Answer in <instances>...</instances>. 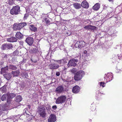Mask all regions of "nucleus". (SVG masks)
Returning <instances> with one entry per match:
<instances>
[{
	"label": "nucleus",
	"instance_id": "nucleus-32",
	"mask_svg": "<svg viewBox=\"0 0 122 122\" xmlns=\"http://www.w3.org/2000/svg\"><path fill=\"white\" fill-rule=\"evenodd\" d=\"M89 27V30H90L91 31H94V30H96L97 28L96 26L91 25H90Z\"/></svg>",
	"mask_w": 122,
	"mask_h": 122
},
{
	"label": "nucleus",
	"instance_id": "nucleus-58",
	"mask_svg": "<svg viewBox=\"0 0 122 122\" xmlns=\"http://www.w3.org/2000/svg\"><path fill=\"white\" fill-rule=\"evenodd\" d=\"M63 81L64 82H68V81H67L65 79L63 80Z\"/></svg>",
	"mask_w": 122,
	"mask_h": 122
},
{
	"label": "nucleus",
	"instance_id": "nucleus-61",
	"mask_svg": "<svg viewBox=\"0 0 122 122\" xmlns=\"http://www.w3.org/2000/svg\"><path fill=\"white\" fill-rule=\"evenodd\" d=\"M95 107L94 108V109H92V108H91V110H92V111H93L95 109Z\"/></svg>",
	"mask_w": 122,
	"mask_h": 122
},
{
	"label": "nucleus",
	"instance_id": "nucleus-45",
	"mask_svg": "<svg viewBox=\"0 0 122 122\" xmlns=\"http://www.w3.org/2000/svg\"><path fill=\"white\" fill-rule=\"evenodd\" d=\"M4 62L2 61L0 62V68H2L3 67H4L3 66V64Z\"/></svg>",
	"mask_w": 122,
	"mask_h": 122
},
{
	"label": "nucleus",
	"instance_id": "nucleus-29",
	"mask_svg": "<svg viewBox=\"0 0 122 122\" xmlns=\"http://www.w3.org/2000/svg\"><path fill=\"white\" fill-rule=\"evenodd\" d=\"M22 100V98L21 96L20 95L18 96L15 98V101L16 102H19Z\"/></svg>",
	"mask_w": 122,
	"mask_h": 122
},
{
	"label": "nucleus",
	"instance_id": "nucleus-6",
	"mask_svg": "<svg viewBox=\"0 0 122 122\" xmlns=\"http://www.w3.org/2000/svg\"><path fill=\"white\" fill-rule=\"evenodd\" d=\"M66 99L65 96H62L59 97L56 99L55 103L56 104H62L65 102Z\"/></svg>",
	"mask_w": 122,
	"mask_h": 122
},
{
	"label": "nucleus",
	"instance_id": "nucleus-34",
	"mask_svg": "<svg viewBox=\"0 0 122 122\" xmlns=\"http://www.w3.org/2000/svg\"><path fill=\"white\" fill-rule=\"evenodd\" d=\"M6 86L5 85L0 88V90L2 91V92H6Z\"/></svg>",
	"mask_w": 122,
	"mask_h": 122
},
{
	"label": "nucleus",
	"instance_id": "nucleus-13",
	"mask_svg": "<svg viewBox=\"0 0 122 122\" xmlns=\"http://www.w3.org/2000/svg\"><path fill=\"white\" fill-rule=\"evenodd\" d=\"M22 28V27L20 23L18 24L15 23L13 25V29L15 30H20Z\"/></svg>",
	"mask_w": 122,
	"mask_h": 122
},
{
	"label": "nucleus",
	"instance_id": "nucleus-40",
	"mask_svg": "<svg viewBox=\"0 0 122 122\" xmlns=\"http://www.w3.org/2000/svg\"><path fill=\"white\" fill-rule=\"evenodd\" d=\"M45 23L47 26H48L49 25H50V24L51 23L50 20L48 19H47Z\"/></svg>",
	"mask_w": 122,
	"mask_h": 122
},
{
	"label": "nucleus",
	"instance_id": "nucleus-12",
	"mask_svg": "<svg viewBox=\"0 0 122 122\" xmlns=\"http://www.w3.org/2000/svg\"><path fill=\"white\" fill-rule=\"evenodd\" d=\"M65 91L64 88L62 85L58 86L56 89V91L58 93H61Z\"/></svg>",
	"mask_w": 122,
	"mask_h": 122
},
{
	"label": "nucleus",
	"instance_id": "nucleus-7",
	"mask_svg": "<svg viewBox=\"0 0 122 122\" xmlns=\"http://www.w3.org/2000/svg\"><path fill=\"white\" fill-rule=\"evenodd\" d=\"M85 45V42L83 41H77L75 44V47L81 48L83 47Z\"/></svg>",
	"mask_w": 122,
	"mask_h": 122
},
{
	"label": "nucleus",
	"instance_id": "nucleus-47",
	"mask_svg": "<svg viewBox=\"0 0 122 122\" xmlns=\"http://www.w3.org/2000/svg\"><path fill=\"white\" fill-rule=\"evenodd\" d=\"M90 26V25H88L86 26H85L84 27V28L85 29H88V30H89V26Z\"/></svg>",
	"mask_w": 122,
	"mask_h": 122
},
{
	"label": "nucleus",
	"instance_id": "nucleus-42",
	"mask_svg": "<svg viewBox=\"0 0 122 122\" xmlns=\"http://www.w3.org/2000/svg\"><path fill=\"white\" fill-rule=\"evenodd\" d=\"M9 94L10 95V97L12 99L16 95V94L15 93H10Z\"/></svg>",
	"mask_w": 122,
	"mask_h": 122
},
{
	"label": "nucleus",
	"instance_id": "nucleus-20",
	"mask_svg": "<svg viewBox=\"0 0 122 122\" xmlns=\"http://www.w3.org/2000/svg\"><path fill=\"white\" fill-rule=\"evenodd\" d=\"M15 36L16 38L20 40L22 39L24 37L23 35L19 32L16 33Z\"/></svg>",
	"mask_w": 122,
	"mask_h": 122
},
{
	"label": "nucleus",
	"instance_id": "nucleus-19",
	"mask_svg": "<svg viewBox=\"0 0 122 122\" xmlns=\"http://www.w3.org/2000/svg\"><path fill=\"white\" fill-rule=\"evenodd\" d=\"M6 106L4 104L0 105V114H1L3 111L6 110L7 109Z\"/></svg>",
	"mask_w": 122,
	"mask_h": 122
},
{
	"label": "nucleus",
	"instance_id": "nucleus-33",
	"mask_svg": "<svg viewBox=\"0 0 122 122\" xmlns=\"http://www.w3.org/2000/svg\"><path fill=\"white\" fill-rule=\"evenodd\" d=\"M7 94H5L3 95L2 96L1 98V99L3 101H5L7 99Z\"/></svg>",
	"mask_w": 122,
	"mask_h": 122
},
{
	"label": "nucleus",
	"instance_id": "nucleus-59",
	"mask_svg": "<svg viewBox=\"0 0 122 122\" xmlns=\"http://www.w3.org/2000/svg\"><path fill=\"white\" fill-rule=\"evenodd\" d=\"M28 106L29 109H30L31 107L30 105H28Z\"/></svg>",
	"mask_w": 122,
	"mask_h": 122
},
{
	"label": "nucleus",
	"instance_id": "nucleus-18",
	"mask_svg": "<svg viewBox=\"0 0 122 122\" xmlns=\"http://www.w3.org/2000/svg\"><path fill=\"white\" fill-rule=\"evenodd\" d=\"M81 5V7L82 6L85 8L87 9L89 7L88 3L85 0H84L82 2Z\"/></svg>",
	"mask_w": 122,
	"mask_h": 122
},
{
	"label": "nucleus",
	"instance_id": "nucleus-17",
	"mask_svg": "<svg viewBox=\"0 0 122 122\" xmlns=\"http://www.w3.org/2000/svg\"><path fill=\"white\" fill-rule=\"evenodd\" d=\"M8 67L7 65L6 67H2L1 69L0 73L1 74L3 75V74L6 73V72L8 70Z\"/></svg>",
	"mask_w": 122,
	"mask_h": 122
},
{
	"label": "nucleus",
	"instance_id": "nucleus-56",
	"mask_svg": "<svg viewBox=\"0 0 122 122\" xmlns=\"http://www.w3.org/2000/svg\"><path fill=\"white\" fill-rule=\"evenodd\" d=\"M87 53V51H86V50H85L84 52V54H86Z\"/></svg>",
	"mask_w": 122,
	"mask_h": 122
},
{
	"label": "nucleus",
	"instance_id": "nucleus-38",
	"mask_svg": "<svg viewBox=\"0 0 122 122\" xmlns=\"http://www.w3.org/2000/svg\"><path fill=\"white\" fill-rule=\"evenodd\" d=\"M19 53V51L17 50H16L13 53V55L14 56L17 55Z\"/></svg>",
	"mask_w": 122,
	"mask_h": 122
},
{
	"label": "nucleus",
	"instance_id": "nucleus-16",
	"mask_svg": "<svg viewBox=\"0 0 122 122\" xmlns=\"http://www.w3.org/2000/svg\"><path fill=\"white\" fill-rule=\"evenodd\" d=\"M3 76L4 78H5L7 80H9L11 78L12 75L11 73H7L3 74Z\"/></svg>",
	"mask_w": 122,
	"mask_h": 122
},
{
	"label": "nucleus",
	"instance_id": "nucleus-1",
	"mask_svg": "<svg viewBox=\"0 0 122 122\" xmlns=\"http://www.w3.org/2000/svg\"><path fill=\"white\" fill-rule=\"evenodd\" d=\"M80 56L78 55L77 56L75 57L74 58L71 59L69 61L67 66L68 67H75L77 65V63L78 62L80 59Z\"/></svg>",
	"mask_w": 122,
	"mask_h": 122
},
{
	"label": "nucleus",
	"instance_id": "nucleus-15",
	"mask_svg": "<svg viewBox=\"0 0 122 122\" xmlns=\"http://www.w3.org/2000/svg\"><path fill=\"white\" fill-rule=\"evenodd\" d=\"M48 120L49 122H54L56 120V117L54 115L51 114Z\"/></svg>",
	"mask_w": 122,
	"mask_h": 122
},
{
	"label": "nucleus",
	"instance_id": "nucleus-37",
	"mask_svg": "<svg viewBox=\"0 0 122 122\" xmlns=\"http://www.w3.org/2000/svg\"><path fill=\"white\" fill-rule=\"evenodd\" d=\"M25 9L26 13H29L31 12L30 8V6H27L25 7Z\"/></svg>",
	"mask_w": 122,
	"mask_h": 122
},
{
	"label": "nucleus",
	"instance_id": "nucleus-22",
	"mask_svg": "<svg viewBox=\"0 0 122 122\" xmlns=\"http://www.w3.org/2000/svg\"><path fill=\"white\" fill-rule=\"evenodd\" d=\"M17 40L16 38L14 37H12L7 39V41L10 42H16L17 41Z\"/></svg>",
	"mask_w": 122,
	"mask_h": 122
},
{
	"label": "nucleus",
	"instance_id": "nucleus-11",
	"mask_svg": "<svg viewBox=\"0 0 122 122\" xmlns=\"http://www.w3.org/2000/svg\"><path fill=\"white\" fill-rule=\"evenodd\" d=\"M25 41L29 46H31L33 43L34 40L32 37H29L26 38Z\"/></svg>",
	"mask_w": 122,
	"mask_h": 122
},
{
	"label": "nucleus",
	"instance_id": "nucleus-35",
	"mask_svg": "<svg viewBox=\"0 0 122 122\" xmlns=\"http://www.w3.org/2000/svg\"><path fill=\"white\" fill-rule=\"evenodd\" d=\"M22 77L23 78H28V74L26 73H23L21 74Z\"/></svg>",
	"mask_w": 122,
	"mask_h": 122
},
{
	"label": "nucleus",
	"instance_id": "nucleus-31",
	"mask_svg": "<svg viewBox=\"0 0 122 122\" xmlns=\"http://www.w3.org/2000/svg\"><path fill=\"white\" fill-rule=\"evenodd\" d=\"M2 55V59L4 60H6L8 58V56L4 53H3Z\"/></svg>",
	"mask_w": 122,
	"mask_h": 122
},
{
	"label": "nucleus",
	"instance_id": "nucleus-39",
	"mask_svg": "<svg viewBox=\"0 0 122 122\" xmlns=\"http://www.w3.org/2000/svg\"><path fill=\"white\" fill-rule=\"evenodd\" d=\"M28 14V13H26L24 14V16L23 18L24 20H26L27 19L29 15Z\"/></svg>",
	"mask_w": 122,
	"mask_h": 122
},
{
	"label": "nucleus",
	"instance_id": "nucleus-4",
	"mask_svg": "<svg viewBox=\"0 0 122 122\" xmlns=\"http://www.w3.org/2000/svg\"><path fill=\"white\" fill-rule=\"evenodd\" d=\"M20 7L18 5L13 6L10 10V14L12 15H16L20 13Z\"/></svg>",
	"mask_w": 122,
	"mask_h": 122
},
{
	"label": "nucleus",
	"instance_id": "nucleus-53",
	"mask_svg": "<svg viewBox=\"0 0 122 122\" xmlns=\"http://www.w3.org/2000/svg\"><path fill=\"white\" fill-rule=\"evenodd\" d=\"M47 18H43L42 20V21L45 23L46 20L47 19Z\"/></svg>",
	"mask_w": 122,
	"mask_h": 122
},
{
	"label": "nucleus",
	"instance_id": "nucleus-62",
	"mask_svg": "<svg viewBox=\"0 0 122 122\" xmlns=\"http://www.w3.org/2000/svg\"><path fill=\"white\" fill-rule=\"evenodd\" d=\"M89 121H90V122H91L92 121V120L90 119L89 120Z\"/></svg>",
	"mask_w": 122,
	"mask_h": 122
},
{
	"label": "nucleus",
	"instance_id": "nucleus-21",
	"mask_svg": "<svg viewBox=\"0 0 122 122\" xmlns=\"http://www.w3.org/2000/svg\"><path fill=\"white\" fill-rule=\"evenodd\" d=\"M80 90V87L77 86H74L72 89V91L74 93H77Z\"/></svg>",
	"mask_w": 122,
	"mask_h": 122
},
{
	"label": "nucleus",
	"instance_id": "nucleus-26",
	"mask_svg": "<svg viewBox=\"0 0 122 122\" xmlns=\"http://www.w3.org/2000/svg\"><path fill=\"white\" fill-rule=\"evenodd\" d=\"M20 73L19 71L18 70L15 71H12L11 72V74L13 75V77L18 76L20 75Z\"/></svg>",
	"mask_w": 122,
	"mask_h": 122
},
{
	"label": "nucleus",
	"instance_id": "nucleus-27",
	"mask_svg": "<svg viewBox=\"0 0 122 122\" xmlns=\"http://www.w3.org/2000/svg\"><path fill=\"white\" fill-rule=\"evenodd\" d=\"M29 51L31 53L35 54L38 53L39 51L37 49V48L36 47L33 48L32 49L30 50H29Z\"/></svg>",
	"mask_w": 122,
	"mask_h": 122
},
{
	"label": "nucleus",
	"instance_id": "nucleus-8",
	"mask_svg": "<svg viewBox=\"0 0 122 122\" xmlns=\"http://www.w3.org/2000/svg\"><path fill=\"white\" fill-rule=\"evenodd\" d=\"M23 114L25 115H26L27 117H29V120H31L33 117V115L31 114L27 110V108L25 109L23 111Z\"/></svg>",
	"mask_w": 122,
	"mask_h": 122
},
{
	"label": "nucleus",
	"instance_id": "nucleus-49",
	"mask_svg": "<svg viewBox=\"0 0 122 122\" xmlns=\"http://www.w3.org/2000/svg\"><path fill=\"white\" fill-rule=\"evenodd\" d=\"M56 75L57 76H59L60 75V73L59 71L56 72Z\"/></svg>",
	"mask_w": 122,
	"mask_h": 122
},
{
	"label": "nucleus",
	"instance_id": "nucleus-28",
	"mask_svg": "<svg viewBox=\"0 0 122 122\" xmlns=\"http://www.w3.org/2000/svg\"><path fill=\"white\" fill-rule=\"evenodd\" d=\"M8 66L9 68L12 70H15L17 69V67L15 66L9 64Z\"/></svg>",
	"mask_w": 122,
	"mask_h": 122
},
{
	"label": "nucleus",
	"instance_id": "nucleus-44",
	"mask_svg": "<svg viewBox=\"0 0 122 122\" xmlns=\"http://www.w3.org/2000/svg\"><path fill=\"white\" fill-rule=\"evenodd\" d=\"M14 0H9L8 1V3L10 5H12L14 3Z\"/></svg>",
	"mask_w": 122,
	"mask_h": 122
},
{
	"label": "nucleus",
	"instance_id": "nucleus-48",
	"mask_svg": "<svg viewBox=\"0 0 122 122\" xmlns=\"http://www.w3.org/2000/svg\"><path fill=\"white\" fill-rule=\"evenodd\" d=\"M118 58L120 60L122 59V55H117Z\"/></svg>",
	"mask_w": 122,
	"mask_h": 122
},
{
	"label": "nucleus",
	"instance_id": "nucleus-14",
	"mask_svg": "<svg viewBox=\"0 0 122 122\" xmlns=\"http://www.w3.org/2000/svg\"><path fill=\"white\" fill-rule=\"evenodd\" d=\"M49 68L51 69H56L59 67V66L57 64L55 63H51L49 66Z\"/></svg>",
	"mask_w": 122,
	"mask_h": 122
},
{
	"label": "nucleus",
	"instance_id": "nucleus-52",
	"mask_svg": "<svg viewBox=\"0 0 122 122\" xmlns=\"http://www.w3.org/2000/svg\"><path fill=\"white\" fill-rule=\"evenodd\" d=\"M66 34L67 36H70L71 35L70 32L69 31L68 32H66Z\"/></svg>",
	"mask_w": 122,
	"mask_h": 122
},
{
	"label": "nucleus",
	"instance_id": "nucleus-25",
	"mask_svg": "<svg viewBox=\"0 0 122 122\" xmlns=\"http://www.w3.org/2000/svg\"><path fill=\"white\" fill-rule=\"evenodd\" d=\"M100 7V4L99 3L96 4L92 7L93 9L95 11H97L98 10Z\"/></svg>",
	"mask_w": 122,
	"mask_h": 122
},
{
	"label": "nucleus",
	"instance_id": "nucleus-24",
	"mask_svg": "<svg viewBox=\"0 0 122 122\" xmlns=\"http://www.w3.org/2000/svg\"><path fill=\"white\" fill-rule=\"evenodd\" d=\"M73 7L76 9H78L81 8V4L77 3H74L73 4Z\"/></svg>",
	"mask_w": 122,
	"mask_h": 122
},
{
	"label": "nucleus",
	"instance_id": "nucleus-54",
	"mask_svg": "<svg viewBox=\"0 0 122 122\" xmlns=\"http://www.w3.org/2000/svg\"><path fill=\"white\" fill-rule=\"evenodd\" d=\"M26 61V60L23 59L22 61H21L22 62H24V63H25Z\"/></svg>",
	"mask_w": 122,
	"mask_h": 122
},
{
	"label": "nucleus",
	"instance_id": "nucleus-60",
	"mask_svg": "<svg viewBox=\"0 0 122 122\" xmlns=\"http://www.w3.org/2000/svg\"><path fill=\"white\" fill-rule=\"evenodd\" d=\"M17 1H19L21 2L23 1V0H16Z\"/></svg>",
	"mask_w": 122,
	"mask_h": 122
},
{
	"label": "nucleus",
	"instance_id": "nucleus-5",
	"mask_svg": "<svg viewBox=\"0 0 122 122\" xmlns=\"http://www.w3.org/2000/svg\"><path fill=\"white\" fill-rule=\"evenodd\" d=\"M13 48V46L11 43H4L1 45V49L2 50H10L12 49Z\"/></svg>",
	"mask_w": 122,
	"mask_h": 122
},
{
	"label": "nucleus",
	"instance_id": "nucleus-57",
	"mask_svg": "<svg viewBox=\"0 0 122 122\" xmlns=\"http://www.w3.org/2000/svg\"><path fill=\"white\" fill-rule=\"evenodd\" d=\"M116 67L117 68V69L118 70H119L121 71V69L118 66H117Z\"/></svg>",
	"mask_w": 122,
	"mask_h": 122
},
{
	"label": "nucleus",
	"instance_id": "nucleus-9",
	"mask_svg": "<svg viewBox=\"0 0 122 122\" xmlns=\"http://www.w3.org/2000/svg\"><path fill=\"white\" fill-rule=\"evenodd\" d=\"M105 76L104 77V78L107 80V81H111L113 77V75L112 73H108L107 75L105 74Z\"/></svg>",
	"mask_w": 122,
	"mask_h": 122
},
{
	"label": "nucleus",
	"instance_id": "nucleus-30",
	"mask_svg": "<svg viewBox=\"0 0 122 122\" xmlns=\"http://www.w3.org/2000/svg\"><path fill=\"white\" fill-rule=\"evenodd\" d=\"M37 57L36 56L34 57H32L31 59V61L33 63H36L37 62Z\"/></svg>",
	"mask_w": 122,
	"mask_h": 122
},
{
	"label": "nucleus",
	"instance_id": "nucleus-43",
	"mask_svg": "<svg viewBox=\"0 0 122 122\" xmlns=\"http://www.w3.org/2000/svg\"><path fill=\"white\" fill-rule=\"evenodd\" d=\"M46 108L47 110H50L51 109L50 105L48 104H47L46 105Z\"/></svg>",
	"mask_w": 122,
	"mask_h": 122
},
{
	"label": "nucleus",
	"instance_id": "nucleus-50",
	"mask_svg": "<svg viewBox=\"0 0 122 122\" xmlns=\"http://www.w3.org/2000/svg\"><path fill=\"white\" fill-rule=\"evenodd\" d=\"M57 108V106L56 105H54L52 107V108L54 110H55Z\"/></svg>",
	"mask_w": 122,
	"mask_h": 122
},
{
	"label": "nucleus",
	"instance_id": "nucleus-51",
	"mask_svg": "<svg viewBox=\"0 0 122 122\" xmlns=\"http://www.w3.org/2000/svg\"><path fill=\"white\" fill-rule=\"evenodd\" d=\"M105 84V83L104 82H100V86H102L103 87H104V86H103V85H104Z\"/></svg>",
	"mask_w": 122,
	"mask_h": 122
},
{
	"label": "nucleus",
	"instance_id": "nucleus-55",
	"mask_svg": "<svg viewBox=\"0 0 122 122\" xmlns=\"http://www.w3.org/2000/svg\"><path fill=\"white\" fill-rule=\"evenodd\" d=\"M108 1L110 2H113L114 0H108Z\"/></svg>",
	"mask_w": 122,
	"mask_h": 122
},
{
	"label": "nucleus",
	"instance_id": "nucleus-10",
	"mask_svg": "<svg viewBox=\"0 0 122 122\" xmlns=\"http://www.w3.org/2000/svg\"><path fill=\"white\" fill-rule=\"evenodd\" d=\"M55 61H56L59 67L60 66H63L64 64L67 63L66 60L65 59H62L60 60Z\"/></svg>",
	"mask_w": 122,
	"mask_h": 122
},
{
	"label": "nucleus",
	"instance_id": "nucleus-46",
	"mask_svg": "<svg viewBox=\"0 0 122 122\" xmlns=\"http://www.w3.org/2000/svg\"><path fill=\"white\" fill-rule=\"evenodd\" d=\"M22 27H24L26 25V23L25 22L20 23Z\"/></svg>",
	"mask_w": 122,
	"mask_h": 122
},
{
	"label": "nucleus",
	"instance_id": "nucleus-2",
	"mask_svg": "<svg viewBox=\"0 0 122 122\" xmlns=\"http://www.w3.org/2000/svg\"><path fill=\"white\" fill-rule=\"evenodd\" d=\"M44 105L40 106L38 107L37 112L41 117L45 118L46 117V113Z\"/></svg>",
	"mask_w": 122,
	"mask_h": 122
},
{
	"label": "nucleus",
	"instance_id": "nucleus-41",
	"mask_svg": "<svg viewBox=\"0 0 122 122\" xmlns=\"http://www.w3.org/2000/svg\"><path fill=\"white\" fill-rule=\"evenodd\" d=\"M77 71V69L75 68H74L71 70V71L72 73H75Z\"/></svg>",
	"mask_w": 122,
	"mask_h": 122
},
{
	"label": "nucleus",
	"instance_id": "nucleus-23",
	"mask_svg": "<svg viewBox=\"0 0 122 122\" xmlns=\"http://www.w3.org/2000/svg\"><path fill=\"white\" fill-rule=\"evenodd\" d=\"M29 28L30 30L34 32H36L37 31V28L35 27V26L33 25H29Z\"/></svg>",
	"mask_w": 122,
	"mask_h": 122
},
{
	"label": "nucleus",
	"instance_id": "nucleus-36",
	"mask_svg": "<svg viewBox=\"0 0 122 122\" xmlns=\"http://www.w3.org/2000/svg\"><path fill=\"white\" fill-rule=\"evenodd\" d=\"M12 98L9 94H7V97L6 100L7 102H9L11 100Z\"/></svg>",
	"mask_w": 122,
	"mask_h": 122
},
{
	"label": "nucleus",
	"instance_id": "nucleus-3",
	"mask_svg": "<svg viewBox=\"0 0 122 122\" xmlns=\"http://www.w3.org/2000/svg\"><path fill=\"white\" fill-rule=\"evenodd\" d=\"M85 74L84 72L83 71H80L76 72L74 76V80L76 81L80 80Z\"/></svg>",
	"mask_w": 122,
	"mask_h": 122
}]
</instances>
